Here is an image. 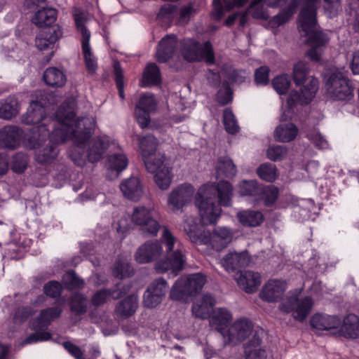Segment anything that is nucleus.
Listing matches in <instances>:
<instances>
[{"label": "nucleus", "mask_w": 359, "mask_h": 359, "mask_svg": "<svg viewBox=\"0 0 359 359\" xmlns=\"http://www.w3.org/2000/svg\"><path fill=\"white\" fill-rule=\"evenodd\" d=\"M297 134L298 129L292 123L280 124L275 130L276 140L282 142H289L293 140Z\"/></svg>", "instance_id": "f704fd0d"}, {"label": "nucleus", "mask_w": 359, "mask_h": 359, "mask_svg": "<svg viewBox=\"0 0 359 359\" xmlns=\"http://www.w3.org/2000/svg\"><path fill=\"white\" fill-rule=\"evenodd\" d=\"M191 310L196 318L206 319L210 316V309L200 302L194 303Z\"/></svg>", "instance_id": "0e129e2a"}, {"label": "nucleus", "mask_w": 359, "mask_h": 359, "mask_svg": "<svg viewBox=\"0 0 359 359\" xmlns=\"http://www.w3.org/2000/svg\"><path fill=\"white\" fill-rule=\"evenodd\" d=\"M161 239L165 248L166 259L157 262L155 264V269L158 273L170 272V274L175 277L184 268V255L179 248L174 250V245L177 240L166 227L163 228Z\"/></svg>", "instance_id": "39448f33"}, {"label": "nucleus", "mask_w": 359, "mask_h": 359, "mask_svg": "<svg viewBox=\"0 0 359 359\" xmlns=\"http://www.w3.org/2000/svg\"><path fill=\"white\" fill-rule=\"evenodd\" d=\"M258 176L266 182H272L278 177L277 168L271 163L260 165L257 169Z\"/></svg>", "instance_id": "a19ab883"}, {"label": "nucleus", "mask_w": 359, "mask_h": 359, "mask_svg": "<svg viewBox=\"0 0 359 359\" xmlns=\"http://www.w3.org/2000/svg\"><path fill=\"white\" fill-rule=\"evenodd\" d=\"M147 290H150L154 294H158L163 299L167 292L168 285L163 278H159L154 280Z\"/></svg>", "instance_id": "4d7b16f0"}, {"label": "nucleus", "mask_w": 359, "mask_h": 359, "mask_svg": "<svg viewBox=\"0 0 359 359\" xmlns=\"http://www.w3.org/2000/svg\"><path fill=\"white\" fill-rule=\"evenodd\" d=\"M252 322L246 318L237 320L231 326L224 339V345L229 344H237L248 337L252 331Z\"/></svg>", "instance_id": "ddd939ff"}, {"label": "nucleus", "mask_w": 359, "mask_h": 359, "mask_svg": "<svg viewBox=\"0 0 359 359\" xmlns=\"http://www.w3.org/2000/svg\"><path fill=\"white\" fill-rule=\"evenodd\" d=\"M231 320L232 315L227 309L217 308L213 310L212 315L210 319V325L220 332L224 339H225V334L222 331L228 327Z\"/></svg>", "instance_id": "b1692460"}, {"label": "nucleus", "mask_w": 359, "mask_h": 359, "mask_svg": "<svg viewBox=\"0 0 359 359\" xmlns=\"http://www.w3.org/2000/svg\"><path fill=\"white\" fill-rule=\"evenodd\" d=\"M286 283L280 280H270L262 287L259 297L267 302H276L283 296Z\"/></svg>", "instance_id": "a211bd4d"}, {"label": "nucleus", "mask_w": 359, "mask_h": 359, "mask_svg": "<svg viewBox=\"0 0 359 359\" xmlns=\"http://www.w3.org/2000/svg\"><path fill=\"white\" fill-rule=\"evenodd\" d=\"M154 174V180L158 187L161 189H167L171 183L170 171L168 167L163 168V170Z\"/></svg>", "instance_id": "3c124183"}, {"label": "nucleus", "mask_w": 359, "mask_h": 359, "mask_svg": "<svg viewBox=\"0 0 359 359\" xmlns=\"http://www.w3.org/2000/svg\"><path fill=\"white\" fill-rule=\"evenodd\" d=\"M310 323L316 329L325 330L337 328L341 325V321L336 316L315 314Z\"/></svg>", "instance_id": "c756f323"}, {"label": "nucleus", "mask_w": 359, "mask_h": 359, "mask_svg": "<svg viewBox=\"0 0 359 359\" xmlns=\"http://www.w3.org/2000/svg\"><path fill=\"white\" fill-rule=\"evenodd\" d=\"M137 308V296L135 294H130L116 304L114 312L117 316L123 318H127L133 316L136 312Z\"/></svg>", "instance_id": "a878e982"}, {"label": "nucleus", "mask_w": 359, "mask_h": 359, "mask_svg": "<svg viewBox=\"0 0 359 359\" xmlns=\"http://www.w3.org/2000/svg\"><path fill=\"white\" fill-rule=\"evenodd\" d=\"M131 222L139 226L140 231L145 236H156L161 228L159 222L153 215V210L144 206L133 209Z\"/></svg>", "instance_id": "6e6552de"}, {"label": "nucleus", "mask_w": 359, "mask_h": 359, "mask_svg": "<svg viewBox=\"0 0 359 359\" xmlns=\"http://www.w3.org/2000/svg\"><path fill=\"white\" fill-rule=\"evenodd\" d=\"M194 189L189 184H182L173 189L168 196V205L173 212L181 210L191 201Z\"/></svg>", "instance_id": "2eb2a0df"}, {"label": "nucleus", "mask_w": 359, "mask_h": 359, "mask_svg": "<svg viewBox=\"0 0 359 359\" xmlns=\"http://www.w3.org/2000/svg\"><path fill=\"white\" fill-rule=\"evenodd\" d=\"M313 302L311 297L299 299L292 295L287 297L280 305L279 310L283 313H292L294 320L303 322L311 311Z\"/></svg>", "instance_id": "9b49d317"}, {"label": "nucleus", "mask_w": 359, "mask_h": 359, "mask_svg": "<svg viewBox=\"0 0 359 359\" xmlns=\"http://www.w3.org/2000/svg\"><path fill=\"white\" fill-rule=\"evenodd\" d=\"M261 193L263 194V198L266 205L271 206L277 200L279 194V189L273 185H270L264 189L262 188Z\"/></svg>", "instance_id": "5fc2aeb1"}, {"label": "nucleus", "mask_w": 359, "mask_h": 359, "mask_svg": "<svg viewBox=\"0 0 359 359\" xmlns=\"http://www.w3.org/2000/svg\"><path fill=\"white\" fill-rule=\"evenodd\" d=\"M233 188L231 183L221 180L217 183L204 184L198 189L195 203L203 225L213 224L220 217V205H231Z\"/></svg>", "instance_id": "7ed1b4c3"}, {"label": "nucleus", "mask_w": 359, "mask_h": 359, "mask_svg": "<svg viewBox=\"0 0 359 359\" xmlns=\"http://www.w3.org/2000/svg\"><path fill=\"white\" fill-rule=\"evenodd\" d=\"M310 69L309 64L304 61H299L293 66L292 78L297 86L304 84L306 79L308 83L303 86L301 92L292 91L287 98L290 106L295 104H307L314 97L318 89V81L313 76H309Z\"/></svg>", "instance_id": "20e7f679"}, {"label": "nucleus", "mask_w": 359, "mask_h": 359, "mask_svg": "<svg viewBox=\"0 0 359 359\" xmlns=\"http://www.w3.org/2000/svg\"><path fill=\"white\" fill-rule=\"evenodd\" d=\"M50 95L40 93V98L32 100L27 112L22 116V121L27 125L39 124L46 118V108L50 102Z\"/></svg>", "instance_id": "f8f14e48"}, {"label": "nucleus", "mask_w": 359, "mask_h": 359, "mask_svg": "<svg viewBox=\"0 0 359 359\" xmlns=\"http://www.w3.org/2000/svg\"><path fill=\"white\" fill-rule=\"evenodd\" d=\"M74 15L77 29L82 35L81 41H85L86 38L90 39V33L85 27V22L86 21L85 13L80 10H76Z\"/></svg>", "instance_id": "864d4df0"}, {"label": "nucleus", "mask_w": 359, "mask_h": 359, "mask_svg": "<svg viewBox=\"0 0 359 359\" xmlns=\"http://www.w3.org/2000/svg\"><path fill=\"white\" fill-rule=\"evenodd\" d=\"M163 252V246L160 241H148L137 249L134 258L139 264H148L158 259Z\"/></svg>", "instance_id": "dca6fc26"}, {"label": "nucleus", "mask_w": 359, "mask_h": 359, "mask_svg": "<svg viewBox=\"0 0 359 359\" xmlns=\"http://www.w3.org/2000/svg\"><path fill=\"white\" fill-rule=\"evenodd\" d=\"M270 69L267 66H262L255 72V81L257 85H266L269 82Z\"/></svg>", "instance_id": "680f3d73"}, {"label": "nucleus", "mask_w": 359, "mask_h": 359, "mask_svg": "<svg viewBox=\"0 0 359 359\" xmlns=\"http://www.w3.org/2000/svg\"><path fill=\"white\" fill-rule=\"evenodd\" d=\"M112 273L115 277L123 279L132 276L134 270L127 261L118 259L114 263Z\"/></svg>", "instance_id": "37998d69"}, {"label": "nucleus", "mask_w": 359, "mask_h": 359, "mask_svg": "<svg viewBox=\"0 0 359 359\" xmlns=\"http://www.w3.org/2000/svg\"><path fill=\"white\" fill-rule=\"evenodd\" d=\"M156 102L152 94L146 93L141 96L135 108V114L141 128L147 127L150 121L149 112L156 109Z\"/></svg>", "instance_id": "f3484780"}, {"label": "nucleus", "mask_w": 359, "mask_h": 359, "mask_svg": "<svg viewBox=\"0 0 359 359\" xmlns=\"http://www.w3.org/2000/svg\"><path fill=\"white\" fill-rule=\"evenodd\" d=\"M182 55L189 62L204 60L208 65L215 63L214 51L210 41H206L202 46L198 42L186 41L183 43Z\"/></svg>", "instance_id": "9d476101"}, {"label": "nucleus", "mask_w": 359, "mask_h": 359, "mask_svg": "<svg viewBox=\"0 0 359 359\" xmlns=\"http://www.w3.org/2000/svg\"><path fill=\"white\" fill-rule=\"evenodd\" d=\"M23 132L17 126H7L0 130V146L15 149L20 143Z\"/></svg>", "instance_id": "412c9836"}, {"label": "nucleus", "mask_w": 359, "mask_h": 359, "mask_svg": "<svg viewBox=\"0 0 359 359\" xmlns=\"http://www.w3.org/2000/svg\"><path fill=\"white\" fill-rule=\"evenodd\" d=\"M62 36V32L59 26L43 29L36 37L35 45L40 50L53 48Z\"/></svg>", "instance_id": "6ab92c4d"}, {"label": "nucleus", "mask_w": 359, "mask_h": 359, "mask_svg": "<svg viewBox=\"0 0 359 359\" xmlns=\"http://www.w3.org/2000/svg\"><path fill=\"white\" fill-rule=\"evenodd\" d=\"M109 168L117 172L124 170L128 165V159L123 154H114L108 157Z\"/></svg>", "instance_id": "de8ad7c7"}, {"label": "nucleus", "mask_w": 359, "mask_h": 359, "mask_svg": "<svg viewBox=\"0 0 359 359\" xmlns=\"http://www.w3.org/2000/svg\"><path fill=\"white\" fill-rule=\"evenodd\" d=\"M27 156L21 153H18L13 156L11 164V169L17 173H22L27 168Z\"/></svg>", "instance_id": "bf43d9fd"}, {"label": "nucleus", "mask_w": 359, "mask_h": 359, "mask_svg": "<svg viewBox=\"0 0 359 359\" xmlns=\"http://www.w3.org/2000/svg\"><path fill=\"white\" fill-rule=\"evenodd\" d=\"M161 81V72L158 67L155 63L149 64L144 71L141 86H156Z\"/></svg>", "instance_id": "4c0bfd02"}, {"label": "nucleus", "mask_w": 359, "mask_h": 359, "mask_svg": "<svg viewBox=\"0 0 359 359\" xmlns=\"http://www.w3.org/2000/svg\"><path fill=\"white\" fill-rule=\"evenodd\" d=\"M223 121L226 130L230 134H235L239 130V126L235 116L230 109H226L223 113Z\"/></svg>", "instance_id": "8fccbe9b"}, {"label": "nucleus", "mask_w": 359, "mask_h": 359, "mask_svg": "<svg viewBox=\"0 0 359 359\" xmlns=\"http://www.w3.org/2000/svg\"><path fill=\"white\" fill-rule=\"evenodd\" d=\"M249 259L245 253L229 252L221 260L222 265L227 271H235L248 264Z\"/></svg>", "instance_id": "c85d7f7f"}, {"label": "nucleus", "mask_w": 359, "mask_h": 359, "mask_svg": "<svg viewBox=\"0 0 359 359\" xmlns=\"http://www.w3.org/2000/svg\"><path fill=\"white\" fill-rule=\"evenodd\" d=\"M217 177H233L237 172L236 167L233 161L227 157H219L216 165Z\"/></svg>", "instance_id": "c9c22d12"}, {"label": "nucleus", "mask_w": 359, "mask_h": 359, "mask_svg": "<svg viewBox=\"0 0 359 359\" xmlns=\"http://www.w3.org/2000/svg\"><path fill=\"white\" fill-rule=\"evenodd\" d=\"M226 76L231 83H241L245 81L247 73L244 70L229 68L226 70Z\"/></svg>", "instance_id": "052dcab7"}, {"label": "nucleus", "mask_w": 359, "mask_h": 359, "mask_svg": "<svg viewBox=\"0 0 359 359\" xmlns=\"http://www.w3.org/2000/svg\"><path fill=\"white\" fill-rule=\"evenodd\" d=\"M177 47V38L174 34L168 35L161 39L156 52V59L160 62H165L170 60Z\"/></svg>", "instance_id": "5701e85b"}, {"label": "nucleus", "mask_w": 359, "mask_h": 359, "mask_svg": "<svg viewBox=\"0 0 359 359\" xmlns=\"http://www.w3.org/2000/svg\"><path fill=\"white\" fill-rule=\"evenodd\" d=\"M262 188L256 181L244 180L240 184V194L241 196H257L261 193Z\"/></svg>", "instance_id": "09e8293b"}, {"label": "nucleus", "mask_w": 359, "mask_h": 359, "mask_svg": "<svg viewBox=\"0 0 359 359\" xmlns=\"http://www.w3.org/2000/svg\"><path fill=\"white\" fill-rule=\"evenodd\" d=\"M206 282L205 276L201 273L180 277L173 285L170 297L172 299L187 302L189 297L199 292Z\"/></svg>", "instance_id": "423d86ee"}, {"label": "nucleus", "mask_w": 359, "mask_h": 359, "mask_svg": "<svg viewBox=\"0 0 359 359\" xmlns=\"http://www.w3.org/2000/svg\"><path fill=\"white\" fill-rule=\"evenodd\" d=\"M183 229L192 243L203 245L207 231H202L200 229L198 224L194 217H187L184 219Z\"/></svg>", "instance_id": "cd10ccee"}, {"label": "nucleus", "mask_w": 359, "mask_h": 359, "mask_svg": "<svg viewBox=\"0 0 359 359\" xmlns=\"http://www.w3.org/2000/svg\"><path fill=\"white\" fill-rule=\"evenodd\" d=\"M109 299V292L107 289H101L93 295L91 302L93 306L97 307L105 304Z\"/></svg>", "instance_id": "338daca9"}, {"label": "nucleus", "mask_w": 359, "mask_h": 359, "mask_svg": "<svg viewBox=\"0 0 359 359\" xmlns=\"http://www.w3.org/2000/svg\"><path fill=\"white\" fill-rule=\"evenodd\" d=\"M81 47L83 54L86 68L88 72L93 75L95 73L97 69V59L92 52L90 46V39H86L85 41H81Z\"/></svg>", "instance_id": "58836bf2"}, {"label": "nucleus", "mask_w": 359, "mask_h": 359, "mask_svg": "<svg viewBox=\"0 0 359 359\" xmlns=\"http://www.w3.org/2000/svg\"><path fill=\"white\" fill-rule=\"evenodd\" d=\"M232 230L227 227H217L212 233L207 231L203 245H208L216 251H221L231 242Z\"/></svg>", "instance_id": "4468645a"}, {"label": "nucleus", "mask_w": 359, "mask_h": 359, "mask_svg": "<svg viewBox=\"0 0 359 359\" xmlns=\"http://www.w3.org/2000/svg\"><path fill=\"white\" fill-rule=\"evenodd\" d=\"M195 13L196 10L193 4H189L182 7L180 11V16L177 23L180 25H187L190 20L191 15Z\"/></svg>", "instance_id": "e2e57ef3"}, {"label": "nucleus", "mask_w": 359, "mask_h": 359, "mask_svg": "<svg viewBox=\"0 0 359 359\" xmlns=\"http://www.w3.org/2000/svg\"><path fill=\"white\" fill-rule=\"evenodd\" d=\"M20 111V103L15 96H8L0 102V118L10 120Z\"/></svg>", "instance_id": "7c9ffc66"}, {"label": "nucleus", "mask_w": 359, "mask_h": 359, "mask_svg": "<svg viewBox=\"0 0 359 359\" xmlns=\"http://www.w3.org/2000/svg\"><path fill=\"white\" fill-rule=\"evenodd\" d=\"M87 299L83 294L80 293L74 294L71 298V311L74 312L76 315L86 313L87 310Z\"/></svg>", "instance_id": "c03bdc74"}, {"label": "nucleus", "mask_w": 359, "mask_h": 359, "mask_svg": "<svg viewBox=\"0 0 359 359\" xmlns=\"http://www.w3.org/2000/svg\"><path fill=\"white\" fill-rule=\"evenodd\" d=\"M62 312V309L59 306L48 308L41 311L37 322L39 327H47L56 318H58Z\"/></svg>", "instance_id": "ea45409f"}, {"label": "nucleus", "mask_w": 359, "mask_h": 359, "mask_svg": "<svg viewBox=\"0 0 359 359\" xmlns=\"http://www.w3.org/2000/svg\"><path fill=\"white\" fill-rule=\"evenodd\" d=\"M109 146V140L107 137H97L89 141L86 149L88 161L92 163L100 161Z\"/></svg>", "instance_id": "aec40b11"}, {"label": "nucleus", "mask_w": 359, "mask_h": 359, "mask_svg": "<svg viewBox=\"0 0 359 359\" xmlns=\"http://www.w3.org/2000/svg\"><path fill=\"white\" fill-rule=\"evenodd\" d=\"M143 158L146 169L151 173H156L163 170V168H167L164 164L165 156L160 153Z\"/></svg>", "instance_id": "79ce46f5"}, {"label": "nucleus", "mask_w": 359, "mask_h": 359, "mask_svg": "<svg viewBox=\"0 0 359 359\" xmlns=\"http://www.w3.org/2000/svg\"><path fill=\"white\" fill-rule=\"evenodd\" d=\"M62 281L69 290L81 288L84 286L83 280L79 278L73 271L66 272L62 276Z\"/></svg>", "instance_id": "a18cd8bd"}, {"label": "nucleus", "mask_w": 359, "mask_h": 359, "mask_svg": "<svg viewBox=\"0 0 359 359\" xmlns=\"http://www.w3.org/2000/svg\"><path fill=\"white\" fill-rule=\"evenodd\" d=\"M57 18V11L50 8H43L36 11L32 18V22L41 28L52 27ZM55 26H53L54 27Z\"/></svg>", "instance_id": "bb28decb"}, {"label": "nucleus", "mask_w": 359, "mask_h": 359, "mask_svg": "<svg viewBox=\"0 0 359 359\" xmlns=\"http://www.w3.org/2000/svg\"><path fill=\"white\" fill-rule=\"evenodd\" d=\"M238 221L245 226L256 227L264 222V215L259 211L243 210L237 213Z\"/></svg>", "instance_id": "2f4dec72"}, {"label": "nucleus", "mask_w": 359, "mask_h": 359, "mask_svg": "<svg viewBox=\"0 0 359 359\" xmlns=\"http://www.w3.org/2000/svg\"><path fill=\"white\" fill-rule=\"evenodd\" d=\"M291 84L290 76L287 74H282L275 77L272 81V85L278 93L282 95L287 93Z\"/></svg>", "instance_id": "603ef678"}, {"label": "nucleus", "mask_w": 359, "mask_h": 359, "mask_svg": "<svg viewBox=\"0 0 359 359\" xmlns=\"http://www.w3.org/2000/svg\"><path fill=\"white\" fill-rule=\"evenodd\" d=\"M253 3L254 0L252 1L250 7L245 11H248V15L251 13L252 16L256 19H269V15L264 8V6L261 3Z\"/></svg>", "instance_id": "6e6d98bb"}, {"label": "nucleus", "mask_w": 359, "mask_h": 359, "mask_svg": "<svg viewBox=\"0 0 359 359\" xmlns=\"http://www.w3.org/2000/svg\"><path fill=\"white\" fill-rule=\"evenodd\" d=\"M236 282L247 293H253L261 284V276L252 271H241L236 278Z\"/></svg>", "instance_id": "4be33fe9"}, {"label": "nucleus", "mask_w": 359, "mask_h": 359, "mask_svg": "<svg viewBox=\"0 0 359 359\" xmlns=\"http://www.w3.org/2000/svg\"><path fill=\"white\" fill-rule=\"evenodd\" d=\"M45 83L51 87H62L67 81L64 72L57 67H48L46 69L43 75Z\"/></svg>", "instance_id": "473e14b6"}, {"label": "nucleus", "mask_w": 359, "mask_h": 359, "mask_svg": "<svg viewBox=\"0 0 359 359\" xmlns=\"http://www.w3.org/2000/svg\"><path fill=\"white\" fill-rule=\"evenodd\" d=\"M123 196L129 200L137 201L143 194L142 187L137 177H130L120 185Z\"/></svg>", "instance_id": "393cba45"}, {"label": "nucleus", "mask_w": 359, "mask_h": 359, "mask_svg": "<svg viewBox=\"0 0 359 359\" xmlns=\"http://www.w3.org/2000/svg\"><path fill=\"white\" fill-rule=\"evenodd\" d=\"M325 86L327 94L334 100H350L353 96V88L350 80L341 72L331 74Z\"/></svg>", "instance_id": "0eeeda50"}, {"label": "nucleus", "mask_w": 359, "mask_h": 359, "mask_svg": "<svg viewBox=\"0 0 359 359\" xmlns=\"http://www.w3.org/2000/svg\"><path fill=\"white\" fill-rule=\"evenodd\" d=\"M319 4L320 0H291L289 5L282 9L271 21L273 25L278 27L286 23L301 4L302 9L298 17L299 28L306 36L310 34L308 38L310 48L306 52V55L315 62L320 60L323 50L329 41V37L325 33L314 31L317 24L316 10Z\"/></svg>", "instance_id": "f03ea898"}, {"label": "nucleus", "mask_w": 359, "mask_h": 359, "mask_svg": "<svg viewBox=\"0 0 359 359\" xmlns=\"http://www.w3.org/2000/svg\"><path fill=\"white\" fill-rule=\"evenodd\" d=\"M342 334L348 338L355 339L359 336V319L355 314H348L344 319L340 329Z\"/></svg>", "instance_id": "72a5a7b5"}, {"label": "nucleus", "mask_w": 359, "mask_h": 359, "mask_svg": "<svg viewBox=\"0 0 359 359\" xmlns=\"http://www.w3.org/2000/svg\"><path fill=\"white\" fill-rule=\"evenodd\" d=\"M287 155V148L283 145H271L266 150V156L272 161H282Z\"/></svg>", "instance_id": "49530a36"}, {"label": "nucleus", "mask_w": 359, "mask_h": 359, "mask_svg": "<svg viewBox=\"0 0 359 359\" xmlns=\"http://www.w3.org/2000/svg\"><path fill=\"white\" fill-rule=\"evenodd\" d=\"M38 137L37 144L39 147L42 142L45 144L41 148L39 147L36 153V160L41 164H46L51 163L56 158L58 155L59 150L55 144H54L50 137V130L46 124H41L37 126Z\"/></svg>", "instance_id": "1a4fd4ad"}, {"label": "nucleus", "mask_w": 359, "mask_h": 359, "mask_svg": "<svg viewBox=\"0 0 359 359\" xmlns=\"http://www.w3.org/2000/svg\"><path fill=\"white\" fill-rule=\"evenodd\" d=\"M62 285L55 280H51L43 286V292L51 298H57L61 295L62 292Z\"/></svg>", "instance_id": "13d9d810"}, {"label": "nucleus", "mask_w": 359, "mask_h": 359, "mask_svg": "<svg viewBox=\"0 0 359 359\" xmlns=\"http://www.w3.org/2000/svg\"><path fill=\"white\" fill-rule=\"evenodd\" d=\"M159 144L158 139L153 135H146L139 139V146L143 158L154 155Z\"/></svg>", "instance_id": "e433bc0d"}, {"label": "nucleus", "mask_w": 359, "mask_h": 359, "mask_svg": "<svg viewBox=\"0 0 359 359\" xmlns=\"http://www.w3.org/2000/svg\"><path fill=\"white\" fill-rule=\"evenodd\" d=\"M74 105L73 99H67L59 107L55 120H51L54 127L52 139L57 143L72 140L76 146L69 151V157L75 165L82 167L87 159L82 147L94 132L95 121L89 117L75 119Z\"/></svg>", "instance_id": "f257e3e1"}, {"label": "nucleus", "mask_w": 359, "mask_h": 359, "mask_svg": "<svg viewBox=\"0 0 359 359\" xmlns=\"http://www.w3.org/2000/svg\"><path fill=\"white\" fill-rule=\"evenodd\" d=\"M162 299L158 294L151 292L150 290H146L144 294V305L149 308H154L158 306L161 302Z\"/></svg>", "instance_id": "69168bd1"}, {"label": "nucleus", "mask_w": 359, "mask_h": 359, "mask_svg": "<svg viewBox=\"0 0 359 359\" xmlns=\"http://www.w3.org/2000/svg\"><path fill=\"white\" fill-rule=\"evenodd\" d=\"M307 137L318 149H325L328 145L327 140L317 131L313 130L309 133Z\"/></svg>", "instance_id": "774afa93"}]
</instances>
